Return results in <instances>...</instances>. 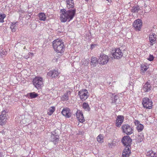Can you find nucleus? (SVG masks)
Here are the masks:
<instances>
[{
    "mask_svg": "<svg viewBox=\"0 0 157 157\" xmlns=\"http://www.w3.org/2000/svg\"><path fill=\"white\" fill-rule=\"evenodd\" d=\"M66 7L68 9L67 10L65 9L60 10L59 19L61 22H65L70 21L75 17L76 9L75 7L73 0H66Z\"/></svg>",
    "mask_w": 157,
    "mask_h": 157,
    "instance_id": "nucleus-1",
    "label": "nucleus"
},
{
    "mask_svg": "<svg viewBox=\"0 0 157 157\" xmlns=\"http://www.w3.org/2000/svg\"><path fill=\"white\" fill-rule=\"evenodd\" d=\"M52 46L56 52L62 53L64 52L65 47L62 40L59 39L55 40L52 42Z\"/></svg>",
    "mask_w": 157,
    "mask_h": 157,
    "instance_id": "nucleus-2",
    "label": "nucleus"
},
{
    "mask_svg": "<svg viewBox=\"0 0 157 157\" xmlns=\"http://www.w3.org/2000/svg\"><path fill=\"white\" fill-rule=\"evenodd\" d=\"M33 83L35 87L38 90L41 89L43 86V80L42 78L36 77L33 79Z\"/></svg>",
    "mask_w": 157,
    "mask_h": 157,
    "instance_id": "nucleus-3",
    "label": "nucleus"
},
{
    "mask_svg": "<svg viewBox=\"0 0 157 157\" xmlns=\"http://www.w3.org/2000/svg\"><path fill=\"white\" fill-rule=\"evenodd\" d=\"M121 129L122 132L127 135H130L133 132V128L128 124H123Z\"/></svg>",
    "mask_w": 157,
    "mask_h": 157,
    "instance_id": "nucleus-4",
    "label": "nucleus"
},
{
    "mask_svg": "<svg viewBox=\"0 0 157 157\" xmlns=\"http://www.w3.org/2000/svg\"><path fill=\"white\" fill-rule=\"evenodd\" d=\"M78 95L82 101L86 100L89 96L88 92L86 89H82L80 90L78 92Z\"/></svg>",
    "mask_w": 157,
    "mask_h": 157,
    "instance_id": "nucleus-5",
    "label": "nucleus"
},
{
    "mask_svg": "<svg viewBox=\"0 0 157 157\" xmlns=\"http://www.w3.org/2000/svg\"><path fill=\"white\" fill-rule=\"evenodd\" d=\"M109 60L108 56L104 54H102L98 60V63L102 65H105L108 63Z\"/></svg>",
    "mask_w": 157,
    "mask_h": 157,
    "instance_id": "nucleus-6",
    "label": "nucleus"
},
{
    "mask_svg": "<svg viewBox=\"0 0 157 157\" xmlns=\"http://www.w3.org/2000/svg\"><path fill=\"white\" fill-rule=\"evenodd\" d=\"M142 104L144 107L147 109H150L152 108V101L147 98H145L143 99Z\"/></svg>",
    "mask_w": 157,
    "mask_h": 157,
    "instance_id": "nucleus-7",
    "label": "nucleus"
},
{
    "mask_svg": "<svg viewBox=\"0 0 157 157\" xmlns=\"http://www.w3.org/2000/svg\"><path fill=\"white\" fill-rule=\"evenodd\" d=\"M153 87L149 82H147L145 83H143L142 85V90L144 92H150L153 89Z\"/></svg>",
    "mask_w": 157,
    "mask_h": 157,
    "instance_id": "nucleus-8",
    "label": "nucleus"
},
{
    "mask_svg": "<svg viewBox=\"0 0 157 157\" xmlns=\"http://www.w3.org/2000/svg\"><path fill=\"white\" fill-rule=\"evenodd\" d=\"M142 26V22L141 19L135 20L133 23V27L136 31H140Z\"/></svg>",
    "mask_w": 157,
    "mask_h": 157,
    "instance_id": "nucleus-9",
    "label": "nucleus"
},
{
    "mask_svg": "<svg viewBox=\"0 0 157 157\" xmlns=\"http://www.w3.org/2000/svg\"><path fill=\"white\" fill-rule=\"evenodd\" d=\"M7 116L6 111L5 110L2 111L0 115V125H3L7 122Z\"/></svg>",
    "mask_w": 157,
    "mask_h": 157,
    "instance_id": "nucleus-10",
    "label": "nucleus"
},
{
    "mask_svg": "<svg viewBox=\"0 0 157 157\" xmlns=\"http://www.w3.org/2000/svg\"><path fill=\"white\" fill-rule=\"evenodd\" d=\"M132 140L130 136H125L122 139V142L126 147H130L131 143Z\"/></svg>",
    "mask_w": 157,
    "mask_h": 157,
    "instance_id": "nucleus-11",
    "label": "nucleus"
},
{
    "mask_svg": "<svg viewBox=\"0 0 157 157\" xmlns=\"http://www.w3.org/2000/svg\"><path fill=\"white\" fill-rule=\"evenodd\" d=\"M59 74V73L58 72L57 70H52L48 72L47 74V76L53 78L58 77Z\"/></svg>",
    "mask_w": 157,
    "mask_h": 157,
    "instance_id": "nucleus-12",
    "label": "nucleus"
},
{
    "mask_svg": "<svg viewBox=\"0 0 157 157\" xmlns=\"http://www.w3.org/2000/svg\"><path fill=\"white\" fill-rule=\"evenodd\" d=\"M76 117L78 121L82 123H83L85 121L83 114L82 111L78 109L76 113Z\"/></svg>",
    "mask_w": 157,
    "mask_h": 157,
    "instance_id": "nucleus-13",
    "label": "nucleus"
},
{
    "mask_svg": "<svg viewBox=\"0 0 157 157\" xmlns=\"http://www.w3.org/2000/svg\"><path fill=\"white\" fill-rule=\"evenodd\" d=\"M148 38L150 45L152 46L156 43V35L155 33H150L149 35Z\"/></svg>",
    "mask_w": 157,
    "mask_h": 157,
    "instance_id": "nucleus-14",
    "label": "nucleus"
},
{
    "mask_svg": "<svg viewBox=\"0 0 157 157\" xmlns=\"http://www.w3.org/2000/svg\"><path fill=\"white\" fill-rule=\"evenodd\" d=\"M61 113L66 118H69L71 115V110L69 108L67 107L63 108L61 112Z\"/></svg>",
    "mask_w": 157,
    "mask_h": 157,
    "instance_id": "nucleus-15",
    "label": "nucleus"
},
{
    "mask_svg": "<svg viewBox=\"0 0 157 157\" xmlns=\"http://www.w3.org/2000/svg\"><path fill=\"white\" fill-rule=\"evenodd\" d=\"M123 53L121 50L119 48L115 50V52L113 53V56L114 58L119 59L123 56Z\"/></svg>",
    "mask_w": 157,
    "mask_h": 157,
    "instance_id": "nucleus-16",
    "label": "nucleus"
},
{
    "mask_svg": "<svg viewBox=\"0 0 157 157\" xmlns=\"http://www.w3.org/2000/svg\"><path fill=\"white\" fill-rule=\"evenodd\" d=\"M124 117L122 115H119L117 116L116 120V126L120 127L123 122Z\"/></svg>",
    "mask_w": 157,
    "mask_h": 157,
    "instance_id": "nucleus-17",
    "label": "nucleus"
},
{
    "mask_svg": "<svg viewBox=\"0 0 157 157\" xmlns=\"http://www.w3.org/2000/svg\"><path fill=\"white\" fill-rule=\"evenodd\" d=\"M130 147H125L122 152V157H128L131 153Z\"/></svg>",
    "mask_w": 157,
    "mask_h": 157,
    "instance_id": "nucleus-18",
    "label": "nucleus"
},
{
    "mask_svg": "<svg viewBox=\"0 0 157 157\" xmlns=\"http://www.w3.org/2000/svg\"><path fill=\"white\" fill-rule=\"evenodd\" d=\"M71 91H67L61 97V101H68L69 100V97L71 95Z\"/></svg>",
    "mask_w": 157,
    "mask_h": 157,
    "instance_id": "nucleus-19",
    "label": "nucleus"
},
{
    "mask_svg": "<svg viewBox=\"0 0 157 157\" xmlns=\"http://www.w3.org/2000/svg\"><path fill=\"white\" fill-rule=\"evenodd\" d=\"M17 22H11L10 23V28L13 32H15L16 30L17 26Z\"/></svg>",
    "mask_w": 157,
    "mask_h": 157,
    "instance_id": "nucleus-20",
    "label": "nucleus"
},
{
    "mask_svg": "<svg viewBox=\"0 0 157 157\" xmlns=\"http://www.w3.org/2000/svg\"><path fill=\"white\" fill-rule=\"evenodd\" d=\"M38 94L35 92H31L28 93L25 95V96L29 98L33 99L37 97Z\"/></svg>",
    "mask_w": 157,
    "mask_h": 157,
    "instance_id": "nucleus-21",
    "label": "nucleus"
},
{
    "mask_svg": "<svg viewBox=\"0 0 157 157\" xmlns=\"http://www.w3.org/2000/svg\"><path fill=\"white\" fill-rule=\"evenodd\" d=\"M140 71L141 73H144L149 68L148 65L147 63L142 64L140 66Z\"/></svg>",
    "mask_w": 157,
    "mask_h": 157,
    "instance_id": "nucleus-22",
    "label": "nucleus"
},
{
    "mask_svg": "<svg viewBox=\"0 0 157 157\" xmlns=\"http://www.w3.org/2000/svg\"><path fill=\"white\" fill-rule=\"evenodd\" d=\"M38 17L39 20L41 21H45L46 20L47 17L45 14L44 13H39Z\"/></svg>",
    "mask_w": 157,
    "mask_h": 157,
    "instance_id": "nucleus-23",
    "label": "nucleus"
},
{
    "mask_svg": "<svg viewBox=\"0 0 157 157\" xmlns=\"http://www.w3.org/2000/svg\"><path fill=\"white\" fill-rule=\"evenodd\" d=\"M147 157H157V154L152 150L147 151Z\"/></svg>",
    "mask_w": 157,
    "mask_h": 157,
    "instance_id": "nucleus-24",
    "label": "nucleus"
},
{
    "mask_svg": "<svg viewBox=\"0 0 157 157\" xmlns=\"http://www.w3.org/2000/svg\"><path fill=\"white\" fill-rule=\"evenodd\" d=\"M56 108L55 106H52L50 107L47 111V114L49 116H51L55 111Z\"/></svg>",
    "mask_w": 157,
    "mask_h": 157,
    "instance_id": "nucleus-25",
    "label": "nucleus"
},
{
    "mask_svg": "<svg viewBox=\"0 0 157 157\" xmlns=\"http://www.w3.org/2000/svg\"><path fill=\"white\" fill-rule=\"evenodd\" d=\"M82 107L83 109L85 110L89 111H90V108L88 103L84 102L82 105Z\"/></svg>",
    "mask_w": 157,
    "mask_h": 157,
    "instance_id": "nucleus-26",
    "label": "nucleus"
},
{
    "mask_svg": "<svg viewBox=\"0 0 157 157\" xmlns=\"http://www.w3.org/2000/svg\"><path fill=\"white\" fill-rule=\"evenodd\" d=\"M91 60V65L93 66L94 67L96 66V63H98L97 59L95 57H92Z\"/></svg>",
    "mask_w": 157,
    "mask_h": 157,
    "instance_id": "nucleus-27",
    "label": "nucleus"
},
{
    "mask_svg": "<svg viewBox=\"0 0 157 157\" xmlns=\"http://www.w3.org/2000/svg\"><path fill=\"white\" fill-rule=\"evenodd\" d=\"M89 63V60L88 59H83L81 62V64L82 65H83L84 66H87Z\"/></svg>",
    "mask_w": 157,
    "mask_h": 157,
    "instance_id": "nucleus-28",
    "label": "nucleus"
},
{
    "mask_svg": "<svg viewBox=\"0 0 157 157\" xmlns=\"http://www.w3.org/2000/svg\"><path fill=\"white\" fill-rule=\"evenodd\" d=\"M140 10L139 6H133L131 10V11L132 13H137Z\"/></svg>",
    "mask_w": 157,
    "mask_h": 157,
    "instance_id": "nucleus-29",
    "label": "nucleus"
},
{
    "mask_svg": "<svg viewBox=\"0 0 157 157\" xmlns=\"http://www.w3.org/2000/svg\"><path fill=\"white\" fill-rule=\"evenodd\" d=\"M97 141L100 143H102L103 142V136L102 134H99L97 138Z\"/></svg>",
    "mask_w": 157,
    "mask_h": 157,
    "instance_id": "nucleus-30",
    "label": "nucleus"
},
{
    "mask_svg": "<svg viewBox=\"0 0 157 157\" xmlns=\"http://www.w3.org/2000/svg\"><path fill=\"white\" fill-rule=\"evenodd\" d=\"M6 17V15L0 12V23L4 22V19Z\"/></svg>",
    "mask_w": 157,
    "mask_h": 157,
    "instance_id": "nucleus-31",
    "label": "nucleus"
},
{
    "mask_svg": "<svg viewBox=\"0 0 157 157\" xmlns=\"http://www.w3.org/2000/svg\"><path fill=\"white\" fill-rule=\"evenodd\" d=\"M51 138L52 141L54 143L56 142L59 140V136L58 135H56L53 136L52 137H51Z\"/></svg>",
    "mask_w": 157,
    "mask_h": 157,
    "instance_id": "nucleus-32",
    "label": "nucleus"
},
{
    "mask_svg": "<svg viewBox=\"0 0 157 157\" xmlns=\"http://www.w3.org/2000/svg\"><path fill=\"white\" fill-rule=\"evenodd\" d=\"M136 128L139 132H141L144 129V126L142 124H139L137 126Z\"/></svg>",
    "mask_w": 157,
    "mask_h": 157,
    "instance_id": "nucleus-33",
    "label": "nucleus"
},
{
    "mask_svg": "<svg viewBox=\"0 0 157 157\" xmlns=\"http://www.w3.org/2000/svg\"><path fill=\"white\" fill-rule=\"evenodd\" d=\"M108 146L109 147H114L116 145V141L113 140L111 143H110L108 144Z\"/></svg>",
    "mask_w": 157,
    "mask_h": 157,
    "instance_id": "nucleus-34",
    "label": "nucleus"
},
{
    "mask_svg": "<svg viewBox=\"0 0 157 157\" xmlns=\"http://www.w3.org/2000/svg\"><path fill=\"white\" fill-rule=\"evenodd\" d=\"M118 98V97L117 95H115L114 96V98L112 99V102L113 103H115L117 101V100Z\"/></svg>",
    "mask_w": 157,
    "mask_h": 157,
    "instance_id": "nucleus-35",
    "label": "nucleus"
},
{
    "mask_svg": "<svg viewBox=\"0 0 157 157\" xmlns=\"http://www.w3.org/2000/svg\"><path fill=\"white\" fill-rule=\"evenodd\" d=\"M154 59V57L152 55H150L149 56V58L148 59L150 61H152Z\"/></svg>",
    "mask_w": 157,
    "mask_h": 157,
    "instance_id": "nucleus-36",
    "label": "nucleus"
},
{
    "mask_svg": "<svg viewBox=\"0 0 157 157\" xmlns=\"http://www.w3.org/2000/svg\"><path fill=\"white\" fill-rule=\"evenodd\" d=\"M140 137L141 138L140 140V141L141 142L142 141V140H143L144 138V135L143 134H141L140 136L139 135L138 136L139 139L140 138V137Z\"/></svg>",
    "mask_w": 157,
    "mask_h": 157,
    "instance_id": "nucleus-37",
    "label": "nucleus"
},
{
    "mask_svg": "<svg viewBox=\"0 0 157 157\" xmlns=\"http://www.w3.org/2000/svg\"><path fill=\"white\" fill-rule=\"evenodd\" d=\"M7 53V52L6 51H2V52H0V55L1 56H2L3 55H6Z\"/></svg>",
    "mask_w": 157,
    "mask_h": 157,
    "instance_id": "nucleus-38",
    "label": "nucleus"
},
{
    "mask_svg": "<svg viewBox=\"0 0 157 157\" xmlns=\"http://www.w3.org/2000/svg\"><path fill=\"white\" fill-rule=\"evenodd\" d=\"M56 135H57L56 134V133L55 131H53L52 132V135L51 136V137H52L53 136H55Z\"/></svg>",
    "mask_w": 157,
    "mask_h": 157,
    "instance_id": "nucleus-39",
    "label": "nucleus"
},
{
    "mask_svg": "<svg viewBox=\"0 0 157 157\" xmlns=\"http://www.w3.org/2000/svg\"><path fill=\"white\" fill-rule=\"evenodd\" d=\"M135 125H136L137 126L138 125H139V124H140V121H138V120H135L134 122Z\"/></svg>",
    "mask_w": 157,
    "mask_h": 157,
    "instance_id": "nucleus-40",
    "label": "nucleus"
},
{
    "mask_svg": "<svg viewBox=\"0 0 157 157\" xmlns=\"http://www.w3.org/2000/svg\"><path fill=\"white\" fill-rule=\"evenodd\" d=\"M95 44H91L90 46V48L92 49L94 48V46H96Z\"/></svg>",
    "mask_w": 157,
    "mask_h": 157,
    "instance_id": "nucleus-41",
    "label": "nucleus"
},
{
    "mask_svg": "<svg viewBox=\"0 0 157 157\" xmlns=\"http://www.w3.org/2000/svg\"><path fill=\"white\" fill-rule=\"evenodd\" d=\"M28 54L29 56H31V57H32L33 56V53L31 52H29Z\"/></svg>",
    "mask_w": 157,
    "mask_h": 157,
    "instance_id": "nucleus-42",
    "label": "nucleus"
},
{
    "mask_svg": "<svg viewBox=\"0 0 157 157\" xmlns=\"http://www.w3.org/2000/svg\"><path fill=\"white\" fill-rule=\"evenodd\" d=\"M25 58L26 59H28V58H29V56L28 55V56H24Z\"/></svg>",
    "mask_w": 157,
    "mask_h": 157,
    "instance_id": "nucleus-43",
    "label": "nucleus"
},
{
    "mask_svg": "<svg viewBox=\"0 0 157 157\" xmlns=\"http://www.w3.org/2000/svg\"><path fill=\"white\" fill-rule=\"evenodd\" d=\"M107 1H108L109 2H110L111 1V0H106Z\"/></svg>",
    "mask_w": 157,
    "mask_h": 157,
    "instance_id": "nucleus-44",
    "label": "nucleus"
},
{
    "mask_svg": "<svg viewBox=\"0 0 157 157\" xmlns=\"http://www.w3.org/2000/svg\"><path fill=\"white\" fill-rule=\"evenodd\" d=\"M0 157H2V154L1 153H0Z\"/></svg>",
    "mask_w": 157,
    "mask_h": 157,
    "instance_id": "nucleus-45",
    "label": "nucleus"
},
{
    "mask_svg": "<svg viewBox=\"0 0 157 157\" xmlns=\"http://www.w3.org/2000/svg\"><path fill=\"white\" fill-rule=\"evenodd\" d=\"M86 2H88L89 0H85Z\"/></svg>",
    "mask_w": 157,
    "mask_h": 157,
    "instance_id": "nucleus-46",
    "label": "nucleus"
}]
</instances>
